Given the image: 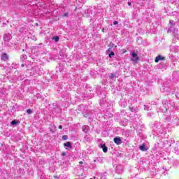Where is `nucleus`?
I'll list each match as a JSON object with an SVG mask.
<instances>
[{
    "label": "nucleus",
    "mask_w": 179,
    "mask_h": 179,
    "mask_svg": "<svg viewBox=\"0 0 179 179\" xmlns=\"http://www.w3.org/2000/svg\"><path fill=\"white\" fill-rule=\"evenodd\" d=\"M162 104L163 106L161 108L162 113H167L168 110H173L176 107V103L173 101H168L167 100H164Z\"/></svg>",
    "instance_id": "obj_1"
},
{
    "label": "nucleus",
    "mask_w": 179,
    "mask_h": 179,
    "mask_svg": "<svg viewBox=\"0 0 179 179\" xmlns=\"http://www.w3.org/2000/svg\"><path fill=\"white\" fill-rule=\"evenodd\" d=\"M170 51H171L172 55H179V46L171 45Z\"/></svg>",
    "instance_id": "obj_2"
},
{
    "label": "nucleus",
    "mask_w": 179,
    "mask_h": 179,
    "mask_svg": "<svg viewBox=\"0 0 179 179\" xmlns=\"http://www.w3.org/2000/svg\"><path fill=\"white\" fill-rule=\"evenodd\" d=\"M166 121H169L170 122H173V124H176L177 121H178V118L177 116H174L173 115H171L169 117H166Z\"/></svg>",
    "instance_id": "obj_3"
},
{
    "label": "nucleus",
    "mask_w": 179,
    "mask_h": 179,
    "mask_svg": "<svg viewBox=\"0 0 179 179\" xmlns=\"http://www.w3.org/2000/svg\"><path fill=\"white\" fill-rule=\"evenodd\" d=\"M123 172H124V168L122 167V166L119 165L116 166V173L117 174H122Z\"/></svg>",
    "instance_id": "obj_4"
},
{
    "label": "nucleus",
    "mask_w": 179,
    "mask_h": 179,
    "mask_svg": "<svg viewBox=\"0 0 179 179\" xmlns=\"http://www.w3.org/2000/svg\"><path fill=\"white\" fill-rule=\"evenodd\" d=\"M113 142H115L116 145H121V143H122V140H121L120 137L117 136L114 138Z\"/></svg>",
    "instance_id": "obj_5"
},
{
    "label": "nucleus",
    "mask_w": 179,
    "mask_h": 179,
    "mask_svg": "<svg viewBox=\"0 0 179 179\" xmlns=\"http://www.w3.org/2000/svg\"><path fill=\"white\" fill-rule=\"evenodd\" d=\"M31 52L32 55L31 56V57L32 58V59H36V57L38 55V50H36V49H32Z\"/></svg>",
    "instance_id": "obj_6"
},
{
    "label": "nucleus",
    "mask_w": 179,
    "mask_h": 179,
    "mask_svg": "<svg viewBox=\"0 0 179 179\" xmlns=\"http://www.w3.org/2000/svg\"><path fill=\"white\" fill-rule=\"evenodd\" d=\"M177 40H179V35L177 33H174L172 43H173V44H176V43H177Z\"/></svg>",
    "instance_id": "obj_7"
},
{
    "label": "nucleus",
    "mask_w": 179,
    "mask_h": 179,
    "mask_svg": "<svg viewBox=\"0 0 179 179\" xmlns=\"http://www.w3.org/2000/svg\"><path fill=\"white\" fill-rule=\"evenodd\" d=\"M12 36L10 34H4L3 36V41H9L11 40Z\"/></svg>",
    "instance_id": "obj_8"
},
{
    "label": "nucleus",
    "mask_w": 179,
    "mask_h": 179,
    "mask_svg": "<svg viewBox=\"0 0 179 179\" xmlns=\"http://www.w3.org/2000/svg\"><path fill=\"white\" fill-rule=\"evenodd\" d=\"M1 59L2 61H8L9 59V56L6 53L2 54L1 56Z\"/></svg>",
    "instance_id": "obj_9"
},
{
    "label": "nucleus",
    "mask_w": 179,
    "mask_h": 179,
    "mask_svg": "<svg viewBox=\"0 0 179 179\" xmlns=\"http://www.w3.org/2000/svg\"><path fill=\"white\" fill-rule=\"evenodd\" d=\"M168 163H169L170 164H173L176 166H178V160L177 159L169 160Z\"/></svg>",
    "instance_id": "obj_10"
},
{
    "label": "nucleus",
    "mask_w": 179,
    "mask_h": 179,
    "mask_svg": "<svg viewBox=\"0 0 179 179\" xmlns=\"http://www.w3.org/2000/svg\"><path fill=\"white\" fill-rule=\"evenodd\" d=\"M164 59V57L162 56V55H158L156 58H155V62H159V61H163Z\"/></svg>",
    "instance_id": "obj_11"
},
{
    "label": "nucleus",
    "mask_w": 179,
    "mask_h": 179,
    "mask_svg": "<svg viewBox=\"0 0 179 179\" xmlns=\"http://www.w3.org/2000/svg\"><path fill=\"white\" fill-rule=\"evenodd\" d=\"M82 129L83 131V132H85V134H87L89 132V126L87 125H84L82 127Z\"/></svg>",
    "instance_id": "obj_12"
},
{
    "label": "nucleus",
    "mask_w": 179,
    "mask_h": 179,
    "mask_svg": "<svg viewBox=\"0 0 179 179\" xmlns=\"http://www.w3.org/2000/svg\"><path fill=\"white\" fill-rule=\"evenodd\" d=\"M64 148H69V149H72V144L69 141H67L66 143H65L64 144Z\"/></svg>",
    "instance_id": "obj_13"
},
{
    "label": "nucleus",
    "mask_w": 179,
    "mask_h": 179,
    "mask_svg": "<svg viewBox=\"0 0 179 179\" xmlns=\"http://www.w3.org/2000/svg\"><path fill=\"white\" fill-rule=\"evenodd\" d=\"M101 148L104 153H107V152L108 151V148L104 144L101 145Z\"/></svg>",
    "instance_id": "obj_14"
},
{
    "label": "nucleus",
    "mask_w": 179,
    "mask_h": 179,
    "mask_svg": "<svg viewBox=\"0 0 179 179\" xmlns=\"http://www.w3.org/2000/svg\"><path fill=\"white\" fill-rule=\"evenodd\" d=\"M139 149L142 152H146V150H148V148H146V145H145V144H143L142 145H140Z\"/></svg>",
    "instance_id": "obj_15"
},
{
    "label": "nucleus",
    "mask_w": 179,
    "mask_h": 179,
    "mask_svg": "<svg viewBox=\"0 0 179 179\" xmlns=\"http://www.w3.org/2000/svg\"><path fill=\"white\" fill-rule=\"evenodd\" d=\"M121 124L123 127H127V125H128V120H127V119L123 120V121L121 122Z\"/></svg>",
    "instance_id": "obj_16"
},
{
    "label": "nucleus",
    "mask_w": 179,
    "mask_h": 179,
    "mask_svg": "<svg viewBox=\"0 0 179 179\" xmlns=\"http://www.w3.org/2000/svg\"><path fill=\"white\" fill-rule=\"evenodd\" d=\"M174 23V21H169V24L171 25L170 28L169 29V31H173V24Z\"/></svg>",
    "instance_id": "obj_17"
},
{
    "label": "nucleus",
    "mask_w": 179,
    "mask_h": 179,
    "mask_svg": "<svg viewBox=\"0 0 179 179\" xmlns=\"http://www.w3.org/2000/svg\"><path fill=\"white\" fill-rule=\"evenodd\" d=\"M131 61H132V62H135L136 64V62H138V61H139V57H132L131 59Z\"/></svg>",
    "instance_id": "obj_18"
},
{
    "label": "nucleus",
    "mask_w": 179,
    "mask_h": 179,
    "mask_svg": "<svg viewBox=\"0 0 179 179\" xmlns=\"http://www.w3.org/2000/svg\"><path fill=\"white\" fill-rule=\"evenodd\" d=\"M120 106L121 107H123L124 108H125V107H127V102H124V101H120Z\"/></svg>",
    "instance_id": "obj_19"
},
{
    "label": "nucleus",
    "mask_w": 179,
    "mask_h": 179,
    "mask_svg": "<svg viewBox=\"0 0 179 179\" xmlns=\"http://www.w3.org/2000/svg\"><path fill=\"white\" fill-rule=\"evenodd\" d=\"M19 121L16 120H13L11 122V125H17L18 124Z\"/></svg>",
    "instance_id": "obj_20"
},
{
    "label": "nucleus",
    "mask_w": 179,
    "mask_h": 179,
    "mask_svg": "<svg viewBox=\"0 0 179 179\" xmlns=\"http://www.w3.org/2000/svg\"><path fill=\"white\" fill-rule=\"evenodd\" d=\"M115 78H117L115 73H110V78L114 80Z\"/></svg>",
    "instance_id": "obj_21"
},
{
    "label": "nucleus",
    "mask_w": 179,
    "mask_h": 179,
    "mask_svg": "<svg viewBox=\"0 0 179 179\" xmlns=\"http://www.w3.org/2000/svg\"><path fill=\"white\" fill-rule=\"evenodd\" d=\"M131 55L133 58H136L138 57V54L135 53V52H131Z\"/></svg>",
    "instance_id": "obj_22"
},
{
    "label": "nucleus",
    "mask_w": 179,
    "mask_h": 179,
    "mask_svg": "<svg viewBox=\"0 0 179 179\" xmlns=\"http://www.w3.org/2000/svg\"><path fill=\"white\" fill-rule=\"evenodd\" d=\"M62 138L63 139V141H68V136L64 135L62 136Z\"/></svg>",
    "instance_id": "obj_23"
},
{
    "label": "nucleus",
    "mask_w": 179,
    "mask_h": 179,
    "mask_svg": "<svg viewBox=\"0 0 179 179\" xmlns=\"http://www.w3.org/2000/svg\"><path fill=\"white\" fill-rule=\"evenodd\" d=\"M53 40H55V41L56 43H57V41H59V36H55L53 38Z\"/></svg>",
    "instance_id": "obj_24"
},
{
    "label": "nucleus",
    "mask_w": 179,
    "mask_h": 179,
    "mask_svg": "<svg viewBox=\"0 0 179 179\" xmlns=\"http://www.w3.org/2000/svg\"><path fill=\"white\" fill-rule=\"evenodd\" d=\"M130 110H131V111H132V113L136 112V108L134 107H130Z\"/></svg>",
    "instance_id": "obj_25"
},
{
    "label": "nucleus",
    "mask_w": 179,
    "mask_h": 179,
    "mask_svg": "<svg viewBox=\"0 0 179 179\" xmlns=\"http://www.w3.org/2000/svg\"><path fill=\"white\" fill-rule=\"evenodd\" d=\"M174 93H176V90H170L169 94H174Z\"/></svg>",
    "instance_id": "obj_26"
},
{
    "label": "nucleus",
    "mask_w": 179,
    "mask_h": 179,
    "mask_svg": "<svg viewBox=\"0 0 179 179\" xmlns=\"http://www.w3.org/2000/svg\"><path fill=\"white\" fill-rule=\"evenodd\" d=\"M149 108H150V107L149 106H144V110H146L147 111H149Z\"/></svg>",
    "instance_id": "obj_27"
},
{
    "label": "nucleus",
    "mask_w": 179,
    "mask_h": 179,
    "mask_svg": "<svg viewBox=\"0 0 179 179\" xmlns=\"http://www.w3.org/2000/svg\"><path fill=\"white\" fill-rule=\"evenodd\" d=\"M115 55V54L114 53V52H110V53L109 54V57L111 58V57Z\"/></svg>",
    "instance_id": "obj_28"
},
{
    "label": "nucleus",
    "mask_w": 179,
    "mask_h": 179,
    "mask_svg": "<svg viewBox=\"0 0 179 179\" xmlns=\"http://www.w3.org/2000/svg\"><path fill=\"white\" fill-rule=\"evenodd\" d=\"M27 114H31V113H33V111L31 110V109H27Z\"/></svg>",
    "instance_id": "obj_29"
},
{
    "label": "nucleus",
    "mask_w": 179,
    "mask_h": 179,
    "mask_svg": "<svg viewBox=\"0 0 179 179\" xmlns=\"http://www.w3.org/2000/svg\"><path fill=\"white\" fill-rule=\"evenodd\" d=\"M64 17H68V16H69V13H65L64 14Z\"/></svg>",
    "instance_id": "obj_30"
},
{
    "label": "nucleus",
    "mask_w": 179,
    "mask_h": 179,
    "mask_svg": "<svg viewBox=\"0 0 179 179\" xmlns=\"http://www.w3.org/2000/svg\"><path fill=\"white\" fill-rule=\"evenodd\" d=\"M52 128L53 129H50V131H51V132H54V131H55V126L53 125V126L52 127Z\"/></svg>",
    "instance_id": "obj_31"
},
{
    "label": "nucleus",
    "mask_w": 179,
    "mask_h": 179,
    "mask_svg": "<svg viewBox=\"0 0 179 179\" xmlns=\"http://www.w3.org/2000/svg\"><path fill=\"white\" fill-rule=\"evenodd\" d=\"M167 89H168V88H166V89L163 88V90L161 89V91H162V92H167Z\"/></svg>",
    "instance_id": "obj_32"
},
{
    "label": "nucleus",
    "mask_w": 179,
    "mask_h": 179,
    "mask_svg": "<svg viewBox=\"0 0 179 179\" xmlns=\"http://www.w3.org/2000/svg\"><path fill=\"white\" fill-rule=\"evenodd\" d=\"M22 58H23L24 59H27V55H23V56H22Z\"/></svg>",
    "instance_id": "obj_33"
},
{
    "label": "nucleus",
    "mask_w": 179,
    "mask_h": 179,
    "mask_svg": "<svg viewBox=\"0 0 179 179\" xmlns=\"http://www.w3.org/2000/svg\"><path fill=\"white\" fill-rule=\"evenodd\" d=\"M117 24H118V22H117V21H115V22H113V24H114V25Z\"/></svg>",
    "instance_id": "obj_34"
},
{
    "label": "nucleus",
    "mask_w": 179,
    "mask_h": 179,
    "mask_svg": "<svg viewBox=\"0 0 179 179\" xmlns=\"http://www.w3.org/2000/svg\"><path fill=\"white\" fill-rule=\"evenodd\" d=\"M59 129H62V125L59 126Z\"/></svg>",
    "instance_id": "obj_35"
},
{
    "label": "nucleus",
    "mask_w": 179,
    "mask_h": 179,
    "mask_svg": "<svg viewBox=\"0 0 179 179\" xmlns=\"http://www.w3.org/2000/svg\"><path fill=\"white\" fill-rule=\"evenodd\" d=\"M127 52V50L125 49H123V53Z\"/></svg>",
    "instance_id": "obj_36"
},
{
    "label": "nucleus",
    "mask_w": 179,
    "mask_h": 179,
    "mask_svg": "<svg viewBox=\"0 0 179 179\" xmlns=\"http://www.w3.org/2000/svg\"><path fill=\"white\" fill-rule=\"evenodd\" d=\"M65 155H66L65 152L62 153V155H63V156H65Z\"/></svg>",
    "instance_id": "obj_37"
},
{
    "label": "nucleus",
    "mask_w": 179,
    "mask_h": 179,
    "mask_svg": "<svg viewBox=\"0 0 179 179\" xmlns=\"http://www.w3.org/2000/svg\"><path fill=\"white\" fill-rule=\"evenodd\" d=\"M129 6H131V2H128Z\"/></svg>",
    "instance_id": "obj_38"
},
{
    "label": "nucleus",
    "mask_w": 179,
    "mask_h": 179,
    "mask_svg": "<svg viewBox=\"0 0 179 179\" xmlns=\"http://www.w3.org/2000/svg\"><path fill=\"white\" fill-rule=\"evenodd\" d=\"M80 164H83V162H80Z\"/></svg>",
    "instance_id": "obj_39"
},
{
    "label": "nucleus",
    "mask_w": 179,
    "mask_h": 179,
    "mask_svg": "<svg viewBox=\"0 0 179 179\" xmlns=\"http://www.w3.org/2000/svg\"><path fill=\"white\" fill-rule=\"evenodd\" d=\"M21 66L23 68V66H24V64H22L21 65Z\"/></svg>",
    "instance_id": "obj_40"
},
{
    "label": "nucleus",
    "mask_w": 179,
    "mask_h": 179,
    "mask_svg": "<svg viewBox=\"0 0 179 179\" xmlns=\"http://www.w3.org/2000/svg\"><path fill=\"white\" fill-rule=\"evenodd\" d=\"M102 31H103V33H104V28L102 29Z\"/></svg>",
    "instance_id": "obj_41"
},
{
    "label": "nucleus",
    "mask_w": 179,
    "mask_h": 179,
    "mask_svg": "<svg viewBox=\"0 0 179 179\" xmlns=\"http://www.w3.org/2000/svg\"><path fill=\"white\" fill-rule=\"evenodd\" d=\"M176 97L178 98V96H177V94H175Z\"/></svg>",
    "instance_id": "obj_42"
},
{
    "label": "nucleus",
    "mask_w": 179,
    "mask_h": 179,
    "mask_svg": "<svg viewBox=\"0 0 179 179\" xmlns=\"http://www.w3.org/2000/svg\"><path fill=\"white\" fill-rule=\"evenodd\" d=\"M110 49L109 48V49H108V51H106V52H108V51H110Z\"/></svg>",
    "instance_id": "obj_43"
},
{
    "label": "nucleus",
    "mask_w": 179,
    "mask_h": 179,
    "mask_svg": "<svg viewBox=\"0 0 179 179\" xmlns=\"http://www.w3.org/2000/svg\"><path fill=\"white\" fill-rule=\"evenodd\" d=\"M36 26H38V24L36 23Z\"/></svg>",
    "instance_id": "obj_44"
},
{
    "label": "nucleus",
    "mask_w": 179,
    "mask_h": 179,
    "mask_svg": "<svg viewBox=\"0 0 179 179\" xmlns=\"http://www.w3.org/2000/svg\"><path fill=\"white\" fill-rule=\"evenodd\" d=\"M177 31H178L176 30V33H177Z\"/></svg>",
    "instance_id": "obj_45"
},
{
    "label": "nucleus",
    "mask_w": 179,
    "mask_h": 179,
    "mask_svg": "<svg viewBox=\"0 0 179 179\" xmlns=\"http://www.w3.org/2000/svg\"><path fill=\"white\" fill-rule=\"evenodd\" d=\"M177 148H175V150H176Z\"/></svg>",
    "instance_id": "obj_46"
}]
</instances>
